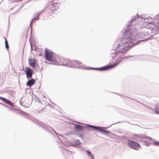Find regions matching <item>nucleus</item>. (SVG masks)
<instances>
[{
    "label": "nucleus",
    "instance_id": "15",
    "mask_svg": "<svg viewBox=\"0 0 159 159\" xmlns=\"http://www.w3.org/2000/svg\"><path fill=\"white\" fill-rule=\"evenodd\" d=\"M71 61H70V60L67 59L66 63H67L69 64H67V65H65V66H69V67H70L71 64Z\"/></svg>",
    "mask_w": 159,
    "mask_h": 159
},
{
    "label": "nucleus",
    "instance_id": "23",
    "mask_svg": "<svg viewBox=\"0 0 159 159\" xmlns=\"http://www.w3.org/2000/svg\"><path fill=\"white\" fill-rule=\"evenodd\" d=\"M158 25H159V23H158Z\"/></svg>",
    "mask_w": 159,
    "mask_h": 159
},
{
    "label": "nucleus",
    "instance_id": "4",
    "mask_svg": "<svg viewBox=\"0 0 159 159\" xmlns=\"http://www.w3.org/2000/svg\"><path fill=\"white\" fill-rule=\"evenodd\" d=\"M62 60V57H55L51 62L52 63L55 65H61V60Z\"/></svg>",
    "mask_w": 159,
    "mask_h": 159
},
{
    "label": "nucleus",
    "instance_id": "17",
    "mask_svg": "<svg viewBox=\"0 0 159 159\" xmlns=\"http://www.w3.org/2000/svg\"><path fill=\"white\" fill-rule=\"evenodd\" d=\"M154 144L156 146H159V142H154Z\"/></svg>",
    "mask_w": 159,
    "mask_h": 159
},
{
    "label": "nucleus",
    "instance_id": "3",
    "mask_svg": "<svg viewBox=\"0 0 159 159\" xmlns=\"http://www.w3.org/2000/svg\"><path fill=\"white\" fill-rule=\"evenodd\" d=\"M123 42H122L121 44H119L116 48V50L118 51L117 54L119 53H122L125 51V46H124L125 44H126L128 42V41L125 38H124L123 40Z\"/></svg>",
    "mask_w": 159,
    "mask_h": 159
},
{
    "label": "nucleus",
    "instance_id": "13",
    "mask_svg": "<svg viewBox=\"0 0 159 159\" xmlns=\"http://www.w3.org/2000/svg\"><path fill=\"white\" fill-rule=\"evenodd\" d=\"M155 112L157 114L159 113V104L156 105L155 107Z\"/></svg>",
    "mask_w": 159,
    "mask_h": 159
},
{
    "label": "nucleus",
    "instance_id": "2",
    "mask_svg": "<svg viewBox=\"0 0 159 159\" xmlns=\"http://www.w3.org/2000/svg\"><path fill=\"white\" fill-rule=\"evenodd\" d=\"M127 143L130 147L135 150H138L141 147L139 143L131 140H128Z\"/></svg>",
    "mask_w": 159,
    "mask_h": 159
},
{
    "label": "nucleus",
    "instance_id": "6",
    "mask_svg": "<svg viewBox=\"0 0 159 159\" xmlns=\"http://www.w3.org/2000/svg\"><path fill=\"white\" fill-rule=\"evenodd\" d=\"M90 127L93 129L98 130L100 131L103 132L106 134H108L110 133L108 130L103 129L101 127H96L93 126H90Z\"/></svg>",
    "mask_w": 159,
    "mask_h": 159
},
{
    "label": "nucleus",
    "instance_id": "8",
    "mask_svg": "<svg viewBox=\"0 0 159 159\" xmlns=\"http://www.w3.org/2000/svg\"><path fill=\"white\" fill-rule=\"evenodd\" d=\"M119 63V62L117 63H115L114 65L112 64L111 65L106 66H105L101 67L99 69L101 70H104L109 69L110 68H113L116 66Z\"/></svg>",
    "mask_w": 159,
    "mask_h": 159
},
{
    "label": "nucleus",
    "instance_id": "19",
    "mask_svg": "<svg viewBox=\"0 0 159 159\" xmlns=\"http://www.w3.org/2000/svg\"><path fill=\"white\" fill-rule=\"evenodd\" d=\"M84 69H86V70H89V69H93V68H91L87 67H85L84 68Z\"/></svg>",
    "mask_w": 159,
    "mask_h": 159
},
{
    "label": "nucleus",
    "instance_id": "22",
    "mask_svg": "<svg viewBox=\"0 0 159 159\" xmlns=\"http://www.w3.org/2000/svg\"><path fill=\"white\" fill-rule=\"evenodd\" d=\"M132 37L131 36L129 38V39H131V38Z\"/></svg>",
    "mask_w": 159,
    "mask_h": 159
},
{
    "label": "nucleus",
    "instance_id": "7",
    "mask_svg": "<svg viewBox=\"0 0 159 159\" xmlns=\"http://www.w3.org/2000/svg\"><path fill=\"white\" fill-rule=\"evenodd\" d=\"M82 64V62L81 61L77 60L72 61H71V67H77Z\"/></svg>",
    "mask_w": 159,
    "mask_h": 159
},
{
    "label": "nucleus",
    "instance_id": "18",
    "mask_svg": "<svg viewBox=\"0 0 159 159\" xmlns=\"http://www.w3.org/2000/svg\"><path fill=\"white\" fill-rule=\"evenodd\" d=\"M86 152L87 153V154L89 155H91V152L90 151H86Z\"/></svg>",
    "mask_w": 159,
    "mask_h": 159
},
{
    "label": "nucleus",
    "instance_id": "11",
    "mask_svg": "<svg viewBox=\"0 0 159 159\" xmlns=\"http://www.w3.org/2000/svg\"><path fill=\"white\" fill-rule=\"evenodd\" d=\"M35 61L32 59H29V63L30 65L34 68L35 67Z\"/></svg>",
    "mask_w": 159,
    "mask_h": 159
},
{
    "label": "nucleus",
    "instance_id": "5",
    "mask_svg": "<svg viewBox=\"0 0 159 159\" xmlns=\"http://www.w3.org/2000/svg\"><path fill=\"white\" fill-rule=\"evenodd\" d=\"M25 72L28 78H32V69L29 67H26L25 69Z\"/></svg>",
    "mask_w": 159,
    "mask_h": 159
},
{
    "label": "nucleus",
    "instance_id": "9",
    "mask_svg": "<svg viewBox=\"0 0 159 159\" xmlns=\"http://www.w3.org/2000/svg\"><path fill=\"white\" fill-rule=\"evenodd\" d=\"M35 82V80L33 79H32L30 80H29L26 83V85L30 87L31 86L34 84Z\"/></svg>",
    "mask_w": 159,
    "mask_h": 159
},
{
    "label": "nucleus",
    "instance_id": "12",
    "mask_svg": "<svg viewBox=\"0 0 159 159\" xmlns=\"http://www.w3.org/2000/svg\"><path fill=\"white\" fill-rule=\"evenodd\" d=\"M67 59H66L65 58H62V60H61V62L60 63H61V65H64L65 66V65H67V63L66 61H67Z\"/></svg>",
    "mask_w": 159,
    "mask_h": 159
},
{
    "label": "nucleus",
    "instance_id": "20",
    "mask_svg": "<svg viewBox=\"0 0 159 159\" xmlns=\"http://www.w3.org/2000/svg\"><path fill=\"white\" fill-rule=\"evenodd\" d=\"M90 156L92 158H93V159H94L93 156V155H91V154Z\"/></svg>",
    "mask_w": 159,
    "mask_h": 159
},
{
    "label": "nucleus",
    "instance_id": "16",
    "mask_svg": "<svg viewBox=\"0 0 159 159\" xmlns=\"http://www.w3.org/2000/svg\"><path fill=\"white\" fill-rule=\"evenodd\" d=\"M5 39V46H6V48L7 49H8L9 48V45L7 41V39L6 38H4Z\"/></svg>",
    "mask_w": 159,
    "mask_h": 159
},
{
    "label": "nucleus",
    "instance_id": "21",
    "mask_svg": "<svg viewBox=\"0 0 159 159\" xmlns=\"http://www.w3.org/2000/svg\"><path fill=\"white\" fill-rule=\"evenodd\" d=\"M145 138H148V139H151L149 137H144Z\"/></svg>",
    "mask_w": 159,
    "mask_h": 159
},
{
    "label": "nucleus",
    "instance_id": "10",
    "mask_svg": "<svg viewBox=\"0 0 159 159\" xmlns=\"http://www.w3.org/2000/svg\"><path fill=\"white\" fill-rule=\"evenodd\" d=\"M0 99L3 101L6 104L11 105V102L6 98L0 97Z\"/></svg>",
    "mask_w": 159,
    "mask_h": 159
},
{
    "label": "nucleus",
    "instance_id": "1",
    "mask_svg": "<svg viewBox=\"0 0 159 159\" xmlns=\"http://www.w3.org/2000/svg\"><path fill=\"white\" fill-rule=\"evenodd\" d=\"M55 54L51 50L45 49L44 51V56L46 59L49 61L52 62L54 58Z\"/></svg>",
    "mask_w": 159,
    "mask_h": 159
},
{
    "label": "nucleus",
    "instance_id": "14",
    "mask_svg": "<svg viewBox=\"0 0 159 159\" xmlns=\"http://www.w3.org/2000/svg\"><path fill=\"white\" fill-rule=\"evenodd\" d=\"M75 128L78 130H82V127L80 125H77L76 126Z\"/></svg>",
    "mask_w": 159,
    "mask_h": 159
}]
</instances>
